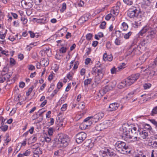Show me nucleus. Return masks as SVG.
<instances>
[{"label":"nucleus","mask_w":157,"mask_h":157,"mask_svg":"<svg viewBox=\"0 0 157 157\" xmlns=\"http://www.w3.org/2000/svg\"><path fill=\"white\" fill-rule=\"evenodd\" d=\"M69 140L68 136L65 135L60 134L55 140V146L58 147H66L68 144Z\"/></svg>","instance_id":"obj_1"},{"label":"nucleus","mask_w":157,"mask_h":157,"mask_svg":"<svg viewBox=\"0 0 157 157\" xmlns=\"http://www.w3.org/2000/svg\"><path fill=\"white\" fill-rule=\"evenodd\" d=\"M115 146L116 150L121 154H125L130 153V151L128 146L123 142L117 141L116 143Z\"/></svg>","instance_id":"obj_2"},{"label":"nucleus","mask_w":157,"mask_h":157,"mask_svg":"<svg viewBox=\"0 0 157 157\" xmlns=\"http://www.w3.org/2000/svg\"><path fill=\"white\" fill-rule=\"evenodd\" d=\"M136 130V127H133L131 129V134L129 133L128 135H126V137L124 139V140L128 142L139 141L140 140L139 137L137 136L138 135Z\"/></svg>","instance_id":"obj_3"},{"label":"nucleus","mask_w":157,"mask_h":157,"mask_svg":"<svg viewBox=\"0 0 157 157\" xmlns=\"http://www.w3.org/2000/svg\"><path fill=\"white\" fill-rule=\"evenodd\" d=\"M97 64V67H95L93 69V71L94 72L96 73L97 75L95 76V78L96 80L98 81L101 80L103 78L104 72L105 69L100 67L101 64L99 63Z\"/></svg>","instance_id":"obj_4"},{"label":"nucleus","mask_w":157,"mask_h":157,"mask_svg":"<svg viewBox=\"0 0 157 157\" xmlns=\"http://www.w3.org/2000/svg\"><path fill=\"white\" fill-rule=\"evenodd\" d=\"M140 75V73H137L132 74L128 77L126 78L128 84L130 86L135 83L139 78Z\"/></svg>","instance_id":"obj_5"},{"label":"nucleus","mask_w":157,"mask_h":157,"mask_svg":"<svg viewBox=\"0 0 157 157\" xmlns=\"http://www.w3.org/2000/svg\"><path fill=\"white\" fill-rule=\"evenodd\" d=\"M140 75V73H137L132 74L128 77L126 78L128 84L130 86L135 83L139 78Z\"/></svg>","instance_id":"obj_6"},{"label":"nucleus","mask_w":157,"mask_h":157,"mask_svg":"<svg viewBox=\"0 0 157 157\" xmlns=\"http://www.w3.org/2000/svg\"><path fill=\"white\" fill-rule=\"evenodd\" d=\"M136 131L138 135H139L140 136V137H139V140H142L147 138L148 136V133L146 130L142 128L138 129L137 128Z\"/></svg>","instance_id":"obj_7"},{"label":"nucleus","mask_w":157,"mask_h":157,"mask_svg":"<svg viewBox=\"0 0 157 157\" xmlns=\"http://www.w3.org/2000/svg\"><path fill=\"white\" fill-rule=\"evenodd\" d=\"M86 134L83 132H80L78 133L76 136V141L77 143L79 144L82 143L86 138Z\"/></svg>","instance_id":"obj_8"},{"label":"nucleus","mask_w":157,"mask_h":157,"mask_svg":"<svg viewBox=\"0 0 157 157\" xmlns=\"http://www.w3.org/2000/svg\"><path fill=\"white\" fill-rule=\"evenodd\" d=\"M104 114L103 113H98L95 115L94 116L89 117L86 118V119L90 118L92 121L93 123H95L98 121L100 119H101L104 116Z\"/></svg>","instance_id":"obj_9"},{"label":"nucleus","mask_w":157,"mask_h":157,"mask_svg":"<svg viewBox=\"0 0 157 157\" xmlns=\"http://www.w3.org/2000/svg\"><path fill=\"white\" fill-rule=\"evenodd\" d=\"M102 154L103 157H114L116 155L114 152L107 148L105 149L102 151Z\"/></svg>","instance_id":"obj_10"},{"label":"nucleus","mask_w":157,"mask_h":157,"mask_svg":"<svg viewBox=\"0 0 157 157\" xmlns=\"http://www.w3.org/2000/svg\"><path fill=\"white\" fill-rule=\"evenodd\" d=\"M109 126L108 122H104L97 125L95 130L97 131H101L107 128Z\"/></svg>","instance_id":"obj_11"},{"label":"nucleus","mask_w":157,"mask_h":157,"mask_svg":"<svg viewBox=\"0 0 157 157\" xmlns=\"http://www.w3.org/2000/svg\"><path fill=\"white\" fill-rule=\"evenodd\" d=\"M129 126L127 125H122V128H121V131L123 132L122 137L124 138L126 137V135H128L129 133V129L128 128Z\"/></svg>","instance_id":"obj_12"},{"label":"nucleus","mask_w":157,"mask_h":157,"mask_svg":"<svg viewBox=\"0 0 157 157\" xmlns=\"http://www.w3.org/2000/svg\"><path fill=\"white\" fill-rule=\"evenodd\" d=\"M137 12V10L136 8H130L128 10V15L130 18H133L136 16Z\"/></svg>","instance_id":"obj_13"},{"label":"nucleus","mask_w":157,"mask_h":157,"mask_svg":"<svg viewBox=\"0 0 157 157\" xmlns=\"http://www.w3.org/2000/svg\"><path fill=\"white\" fill-rule=\"evenodd\" d=\"M152 28L149 25H146L144 26L138 33L140 36H142L146 32L148 33L151 31Z\"/></svg>","instance_id":"obj_14"},{"label":"nucleus","mask_w":157,"mask_h":157,"mask_svg":"<svg viewBox=\"0 0 157 157\" xmlns=\"http://www.w3.org/2000/svg\"><path fill=\"white\" fill-rule=\"evenodd\" d=\"M113 83H114L113 85H112L110 83L103 87L102 91L104 94H105L109 90H112L113 87L116 85V81H113Z\"/></svg>","instance_id":"obj_15"},{"label":"nucleus","mask_w":157,"mask_h":157,"mask_svg":"<svg viewBox=\"0 0 157 157\" xmlns=\"http://www.w3.org/2000/svg\"><path fill=\"white\" fill-rule=\"evenodd\" d=\"M152 39L148 35H147L143 40L140 43L142 46H145L148 43H150L152 40Z\"/></svg>","instance_id":"obj_16"},{"label":"nucleus","mask_w":157,"mask_h":157,"mask_svg":"<svg viewBox=\"0 0 157 157\" xmlns=\"http://www.w3.org/2000/svg\"><path fill=\"white\" fill-rule=\"evenodd\" d=\"M119 106V105L117 103H113L110 104L109 106V110L113 111L117 110Z\"/></svg>","instance_id":"obj_17"},{"label":"nucleus","mask_w":157,"mask_h":157,"mask_svg":"<svg viewBox=\"0 0 157 157\" xmlns=\"http://www.w3.org/2000/svg\"><path fill=\"white\" fill-rule=\"evenodd\" d=\"M127 82V81L126 78L124 80L122 81L118 85V87L119 89H122L126 87L127 86H130V85H129L128 84Z\"/></svg>","instance_id":"obj_18"},{"label":"nucleus","mask_w":157,"mask_h":157,"mask_svg":"<svg viewBox=\"0 0 157 157\" xmlns=\"http://www.w3.org/2000/svg\"><path fill=\"white\" fill-rule=\"evenodd\" d=\"M150 153L147 151L142 152L140 151L138 154L136 155L135 157H150Z\"/></svg>","instance_id":"obj_19"},{"label":"nucleus","mask_w":157,"mask_h":157,"mask_svg":"<svg viewBox=\"0 0 157 157\" xmlns=\"http://www.w3.org/2000/svg\"><path fill=\"white\" fill-rule=\"evenodd\" d=\"M112 56L111 55H107L106 53L104 54L103 56V59L104 61H111L112 60Z\"/></svg>","instance_id":"obj_20"},{"label":"nucleus","mask_w":157,"mask_h":157,"mask_svg":"<svg viewBox=\"0 0 157 157\" xmlns=\"http://www.w3.org/2000/svg\"><path fill=\"white\" fill-rule=\"evenodd\" d=\"M40 62L41 64V66L46 67L48 65L49 61L48 59H45L44 58H42L40 60Z\"/></svg>","instance_id":"obj_21"},{"label":"nucleus","mask_w":157,"mask_h":157,"mask_svg":"<svg viewBox=\"0 0 157 157\" xmlns=\"http://www.w3.org/2000/svg\"><path fill=\"white\" fill-rule=\"evenodd\" d=\"M141 23V21L136 20L132 23V26L134 28H137L142 25Z\"/></svg>","instance_id":"obj_22"},{"label":"nucleus","mask_w":157,"mask_h":157,"mask_svg":"<svg viewBox=\"0 0 157 157\" xmlns=\"http://www.w3.org/2000/svg\"><path fill=\"white\" fill-rule=\"evenodd\" d=\"M156 32L155 31L153 30L152 29H151V31H149L148 33V35L149 36H150L152 39L154 38L156 36Z\"/></svg>","instance_id":"obj_23"},{"label":"nucleus","mask_w":157,"mask_h":157,"mask_svg":"<svg viewBox=\"0 0 157 157\" xmlns=\"http://www.w3.org/2000/svg\"><path fill=\"white\" fill-rule=\"evenodd\" d=\"M79 127L81 129H86L88 128V125L84 121L83 122L80 124Z\"/></svg>","instance_id":"obj_24"},{"label":"nucleus","mask_w":157,"mask_h":157,"mask_svg":"<svg viewBox=\"0 0 157 157\" xmlns=\"http://www.w3.org/2000/svg\"><path fill=\"white\" fill-rule=\"evenodd\" d=\"M136 15V16L137 19L136 20L140 21L141 22L143 21H142V20L143 17H144L142 14L141 13H137Z\"/></svg>","instance_id":"obj_25"},{"label":"nucleus","mask_w":157,"mask_h":157,"mask_svg":"<svg viewBox=\"0 0 157 157\" xmlns=\"http://www.w3.org/2000/svg\"><path fill=\"white\" fill-rule=\"evenodd\" d=\"M62 151L60 150L56 151L53 157H60L61 155Z\"/></svg>","instance_id":"obj_26"},{"label":"nucleus","mask_w":157,"mask_h":157,"mask_svg":"<svg viewBox=\"0 0 157 157\" xmlns=\"http://www.w3.org/2000/svg\"><path fill=\"white\" fill-rule=\"evenodd\" d=\"M88 19V17L84 15L82 16L79 19V21L81 22V23H84L87 21Z\"/></svg>","instance_id":"obj_27"},{"label":"nucleus","mask_w":157,"mask_h":157,"mask_svg":"<svg viewBox=\"0 0 157 157\" xmlns=\"http://www.w3.org/2000/svg\"><path fill=\"white\" fill-rule=\"evenodd\" d=\"M92 81L91 78H88L85 79L84 81V85L85 86H87L88 85L90 84Z\"/></svg>","instance_id":"obj_28"},{"label":"nucleus","mask_w":157,"mask_h":157,"mask_svg":"<svg viewBox=\"0 0 157 157\" xmlns=\"http://www.w3.org/2000/svg\"><path fill=\"white\" fill-rule=\"evenodd\" d=\"M85 122L88 125V128L93 123L92 122V121L90 120V118L86 119V118L84 120Z\"/></svg>","instance_id":"obj_29"},{"label":"nucleus","mask_w":157,"mask_h":157,"mask_svg":"<svg viewBox=\"0 0 157 157\" xmlns=\"http://www.w3.org/2000/svg\"><path fill=\"white\" fill-rule=\"evenodd\" d=\"M119 7L118 6H116V7L114 8L113 11V13L115 15H117L119 13Z\"/></svg>","instance_id":"obj_30"},{"label":"nucleus","mask_w":157,"mask_h":157,"mask_svg":"<svg viewBox=\"0 0 157 157\" xmlns=\"http://www.w3.org/2000/svg\"><path fill=\"white\" fill-rule=\"evenodd\" d=\"M36 43H33L30 44L29 45H27V49L30 51L32 47L36 45Z\"/></svg>","instance_id":"obj_31"},{"label":"nucleus","mask_w":157,"mask_h":157,"mask_svg":"<svg viewBox=\"0 0 157 157\" xmlns=\"http://www.w3.org/2000/svg\"><path fill=\"white\" fill-rule=\"evenodd\" d=\"M33 153L34 154L39 155L42 153V151L40 148H37L34 150Z\"/></svg>","instance_id":"obj_32"},{"label":"nucleus","mask_w":157,"mask_h":157,"mask_svg":"<svg viewBox=\"0 0 157 157\" xmlns=\"http://www.w3.org/2000/svg\"><path fill=\"white\" fill-rule=\"evenodd\" d=\"M156 66L157 65L155 64V62L154 61L149 64L148 67L150 69H153L155 68Z\"/></svg>","instance_id":"obj_33"},{"label":"nucleus","mask_w":157,"mask_h":157,"mask_svg":"<svg viewBox=\"0 0 157 157\" xmlns=\"http://www.w3.org/2000/svg\"><path fill=\"white\" fill-rule=\"evenodd\" d=\"M122 26L123 27L122 29L123 30H126L128 28V25L126 23L124 22L122 23Z\"/></svg>","instance_id":"obj_34"},{"label":"nucleus","mask_w":157,"mask_h":157,"mask_svg":"<svg viewBox=\"0 0 157 157\" xmlns=\"http://www.w3.org/2000/svg\"><path fill=\"white\" fill-rule=\"evenodd\" d=\"M66 5L65 3H63L62 5V7L60 9V11L61 13H63L66 10Z\"/></svg>","instance_id":"obj_35"},{"label":"nucleus","mask_w":157,"mask_h":157,"mask_svg":"<svg viewBox=\"0 0 157 157\" xmlns=\"http://www.w3.org/2000/svg\"><path fill=\"white\" fill-rule=\"evenodd\" d=\"M155 126V128L157 131V121L154 119L149 120Z\"/></svg>","instance_id":"obj_36"},{"label":"nucleus","mask_w":157,"mask_h":157,"mask_svg":"<svg viewBox=\"0 0 157 157\" xmlns=\"http://www.w3.org/2000/svg\"><path fill=\"white\" fill-rule=\"evenodd\" d=\"M151 84L150 83H145L143 85L144 89L146 90L149 88L151 86Z\"/></svg>","instance_id":"obj_37"},{"label":"nucleus","mask_w":157,"mask_h":157,"mask_svg":"<svg viewBox=\"0 0 157 157\" xmlns=\"http://www.w3.org/2000/svg\"><path fill=\"white\" fill-rule=\"evenodd\" d=\"M8 128V126L6 125L1 126L0 127V130H2V131L3 132H5L7 130Z\"/></svg>","instance_id":"obj_38"},{"label":"nucleus","mask_w":157,"mask_h":157,"mask_svg":"<svg viewBox=\"0 0 157 157\" xmlns=\"http://www.w3.org/2000/svg\"><path fill=\"white\" fill-rule=\"evenodd\" d=\"M1 74L2 75H3L4 77L5 78V80H6V79H9L11 76V75L9 73H6L3 74L2 73Z\"/></svg>","instance_id":"obj_39"},{"label":"nucleus","mask_w":157,"mask_h":157,"mask_svg":"<svg viewBox=\"0 0 157 157\" xmlns=\"http://www.w3.org/2000/svg\"><path fill=\"white\" fill-rule=\"evenodd\" d=\"M144 127L145 129L150 131L152 129L151 126L148 124H144Z\"/></svg>","instance_id":"obj_40"},{"label":"nucleus","mask_w":157,"mask_h":157,"mask_svg":"<svg viewBox=\"0 0 157 157\" xmlns=\"http://www.w3.org/2000/svg\"><path fill=\"white\" fill-rule=\"evenodd\" d=\"M6 32L3 33L2 32L0 31V38L2 39H4L6 36Z\"/></svg>","instance_id":"obj_41"},{"label":"nucleus","mask_w":157,"mask_h":157,"mask_svg":"<svg viewBox=\"0 0 157 157\" xmlns=\"http://www.w3.org/2000/svg\"><path fill=\"white\" fill-rule=\"evenodd\" d=\"M54 130V129L52 128H50L48 129V133L49 136L52 135Z\"/></svg>","instance_id":"obj_42"},{"label":"nucleus","mask_w":157,"mask_h":157,"mask_svg":"<svg viewBox=\"0 0 157 157\" xmlns=\"http://www.w3.org/2000/svg\"><path fill=\"white\" fill-rule=\"evenodd\" d=\"M67 50V48L66 47H62L59 49V51L60 53H63L66 52Z\"/></svg>","instance_id":"obj_43"},{"label":"nucleus","mask_w":157,"mask_h":157,"mask_svg":"<svg viewBox=\"0 0 157 157\" xmlns=\"http://www.w3.org/2000/svg\"><path fill=\"white\" fill-rule=\"evenodd\" d=\"M132 34V32H129L128 33L125 34L124 35V37L125 39H128L129 38L130 36Z\"/></svg>","instance_id":"obj_44"},{"label":"nucleus","mask_w":157,"mask_h":157,"mask_svg":"<svg viewBox=\"0 0 157 157\" xmlns=\"http://www.w3.org/2000/svg\"><path fill=\"white\" fill-rule=\"evenodd\" d=\"M157 113V106L154 108L151 112V115L154 116Z\"/></svg>","instance_id":"obj_45"},{"label":"nucleus","mask_w":157,"mask_h":157,"mask_svg":"<svg viewBox=\"0 0 157 157\" xmlns=\"http://www.w3.org/2000/svg\"><path fill=\"white\" fill-rule=\"evenodd\" d=\"M114 43L116 45H120L121 44V42L119 38H116L115 40Z\"/></svg>","instance_id":"obj_46"},{"label":"nucleus","mask_w":157,"mask_h":157,"mask_svg":"<svg viewBox=\"0 0 157 157\" xmlns=\"http://www.w3.org/2000/svg\"><path fill=\"white\" fill-rule=\"evenodd\" d=\"M124 2L126 4L128 5H131L132 4V2L129 0H123Z\"/></svg>","instance_id":"obj_47"},{"label":"nucleus","mask_w":157,"mask_h":157,"mask_svg":"<svg viewBox=\"0 0 157 157\" xmlns=\"http://www.w3.org/2000/svg\"><path fill=\"white\" fill-rule=\"evenodd\" d=\"M78 107L81 108L82 109H84L85 107V103L83 102L79 103Z\"/></svg>","instance_id":"obj_48"},{"label":"nucleus","mask_w":157,"mask_h":157,"mask_svg":"<svg viewBox=\"0 0 157 157\" xmlns=\"http://www.w3.org/2000/svg\"><path fill=\"white\" fill-rule=\"evenodd\" d=\"M106 24V23L105 21H103L101 22L100 25V27L101 29H104L105 27V26Z\"/></svg>","instance_id":"obj_49"},{"label":"nucleus","mask_w":157,"mask_h":157,"mask_svg":"<svg viewBox=\"0 0 157 157\" xmlns=\"http://www.w3.org/2000/svg\"><path fill=\"white\" fill-rule=\"evenodd\" d=\"M67 104H65L63 105L62 106L61 108V110L62 111H65L67 108Z\"/></svg>","instance_id":"obj_50"},{"label":"nucleus","mask_w":157,"mask_h":157,"mask_svg":"<svg viewBox=\"0 0 157 157\" xmlns=\"http://www.w3.org/2000/svg\"><path fill=\"white\" fill-rule=\"evenodd\" d=\"M21 20L23 22L24 25L26 24L28 21L27 19L23 17H21Z\"/></svg>","instance_id":"obj_51"},{"label":"nucleus","mask_w":157,"mask_h":157,"mask_svg":"<svg viewBox=\"0 0 157 157\" xmlns=\"http://www.w3.org/2000/svg\"><path fill=\"white\" fill-rule=\"evenodd\" d=\"M144 0V4L147 6H149L151 4V1L150 0Z\"/></svg>","instance_id":"obj_52"},{"label":"nucleus","mask_w":157,"mask_h":157,"mask_svg":"<svg viewBox=\"0 0 157 157\" xmlns=\"http://www.w3.org/2000/svg\"><path fill=\"white\" fill-rule=\"evenodd\" d=\"M92 37V34L91 33H89L87 34L86 36V39L88 40H90Z\"/></svg>","instance_id":"obj_53"},{"label":"nucleus","mask_w":157,"mask_h":157,"mask_svg":"<svg viewBox=\"0 0 157 157\" xmlns=\"http://www.w3.org/2000/svg\"><path fill=\"white\" fill-rule=\"evenodd\" d=\"M117 68H115L114 67L112 68L111 69V72L112 74H114L116 73L117 71H118V70H117Z\"/></svg>","instance_id":"obj_54"},{"label":"nucleus","mask_w":157,"mask_h":157,"mask_svg":"<svg viewBox=\"0 0 157 157\" xmlns=\"http://www.w3.org/2000/svg\"><path fill=\"white\" fill-rule=\"evenodd\" d=\"M46 19L44 20V18L39 19L37 20V21L38 22H40L43 24H44L46 22Z\"/></svg>","instance_id":"obj_55"},{"label":"nucleus","mask_w":157,"mask_h":157,"mask_svg":"<svg viewBox=\"0 0 157 157\" xmlns=\"http://www.w3.org/2000/svg\"><path fill=\"white\" fill-rule=\"evenodd\" d=\"M85 143L86 144V146L87 147L89 146L90 147V144H91V140L90 139H88L86 140V141L85 142Z\"/></svg>","instance_id":"obj_56"},{"label":"nucleus","mask_w":157,"mask_h":157,"mask_svg":"<svg viewBox=\"0 0 157 157\" xmlns=\"http://www.w3.org/2000/svg\"><path fill=\"white\" fill-rule=\"evenodd\" d=\"M63 85V83L62 82H59L57 85V88L59 90V89L62 87Z\"/></svg>","instance_id":"obj_57"},{"label":"nucleus","mask_w":157,"mask_h":157,"mask_svg":"<svg viewBox=\"0 0 157 157\" xmlns=\"http://www.w3.org/2000/svg\"><path fill=\"white\" fill-rule=\"evenodd\" d=\"M15 60L11 58L10 60V63L12 65H13L15 64Z\"/></svg>","instance_id":"obj_58"},{"label":"nucleus","mask_w":157,"mask_h":157,"mask_svg":"<svg viewBox=\"0 0 157 157\" xmlns=\"http://www.w3.org/2000/svg\"><path fill=\"white\" fill-rule=\"evenodd\" d=\"M116 36L117 38H119L121 36L120 31L119 30L116 31L115 32Z\"/></svg>","instance_id":"obj_59"},{"label":"nucleus","mask_w":157,"mask_h":157,"mask_svg":"<svg viewBox=\"0 0 157 157\" xmlns=\"http://www.w3.org/2000/svg\"><path fill=\"white\" fill-rule=\"evenodd\" d=\"M50 136H46L44 137V139L45 140V141L47 142H49L51 140V139L50 137Z\"/></svg>","instance_id":"obj_60"},{"label":"nucleus","mask_w":157,"mask_h":157,"mask_svg":"<svg viewBox=\"0 0 157 157\" xmlns=\"http://www.w3.org/2000/svg\"><path fill=\"white\" fill-rule=\"evenodd\" d=\"M36 5H40L42 0H33Z\"/></svg>","instance_id":"obj_61"},{"label":"nucleus","mask_w":157,"mask_h":157,"mask_svg":"<svg viewBox=\"0 0 157 157\" xmlns=\"http://www.w3.org/2000/svg\"><path fill=\"white\" fill-rule=\"evenodd\" d=\"M152 145L153 147L155 148H157V141H154Z\"/></svg>","instance_id":"obj_62"},{"label":"nucleus","mask_w":157,"mask_h":157,"mask_svg":"<svg viewBox=\"0 0 157 157\" xmlns=\"http://www.w3.org/2000/svg\"><path fill=\"white\" fill-rule=\"evenodd\" d=\"M84 2L80 0L79 2L78 3V5L79 6H82L84 5Z\"/></svg>","instance_id":"obj_63"},{"label":"nucleus","mask_w":157,"mask_h":157,"mask_svg":"<svg viewBox=\"0 0 157 157\" xmlns=\"http://www.w3.org/2000/svg\"><path fill=\"white\" fill-rule=\"evenodd\" d=\"M28 68L29 70H33L35 69V67L32 65H29L28 67Z\"/></svg>","instance_id":"obj_64"}]
</instances>
